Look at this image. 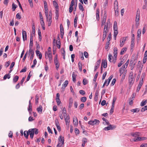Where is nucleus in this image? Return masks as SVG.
<instances>
[{
    "label": "nucleus",
    "mask_w": 147,
    "mask_h": 147,
    "mask_svg": "<svg viewBox=\"0 0 147 147\" xmlns=\"http://www.w3.org/2000/svg\"><path fill=\"white\" fill-rule=\"evenodd\" d=\"M46 17L47 21L48 22V26H51L52 22V17L48 16Z\"/></svg>",
    "instance_id": "obj_8"
},
{
    "label": "nucleus",
    "mask_w": 147,
    "mask_h": 147,
    "mask_svg": "<svg viewBox=\"0 0 147 147\" xmlns=\"http://www.w3.org/2000/svg\"><path fill=\"white\" fill-rule=\"evenodd\" d=\"M109 22V23H110V21L109 20H108L107 23V24H105L104 29H105V30H108V23Z\"/></svg>",
    "instance_id": "obj_52"
},
{
    "label": "nucleus",
    "mask_w": 147,
    "mask_h": 147,
    "mask_svg": "<svg viewBox=\"0 0 147 147\" xmlns=\"http://www.w3.org/2000/svg\"><path fill=\"white\" fill-rule=\"evenodd\" d=\"M28 132L31 138L33 139L34 133V129L33 128L30 129Z\"/></svg>",
    "instance_id": "obj_6"
},
{
    "label": "nucleus",
    "mask_w": 147,
    "mask_h": 147,
    "mask_svg": "<svg viewBox=\"0 0 147 147\" xmlns=\"http://www.w3.org/2000/svg\"><path fill=\"white\" fill-rule=\"evenodd\" d=\"M99 11L98 10H97L96 11V19L97 20H99Z\"/></svg>",
    "instance_id": "obj_28"
},
{
    "label": "nucleus",
    "mask_w": 147,
    "mask_h": 147,
    "mask_svg": "<svg viewBox=\"0 0 147 147\" xmlns=\"http://www.w3.org/2000/svg\"><path fill=\"white\" fill-rule=\"evenodd\" d=\"M129 81L130 84H132L134 81V79L133 76V73L131 72L130 73L129 76Z\"/></svg>",
    "instance_id": "obj_3"
},
{
    "label": "nucleus",
    "mask_w": 147,
    "mask_h": 147,
    "mask_svg": "<svg viewBox=\"0 0 147 147\" xmlns=\"http://www.w3.org/2000/svg\"><path fill=\"white\" fill-rule=\"evenodd\" d=\"M68 84V81L67 80H66L62 84V87L61 88V89H62L63 90H64L65 88L67 86Z\"/></svg>",
    "instance_id": "obj_13"
},
{
    "label": "nucleus",
    "mask_w": 147,
    "mask_h": 147,
    "mask_svg": "<svg viewBox=\"0 0 147 147\" xmlns=\"http://www.w3.org/2000/svg\"><path fill=\"white\" fill-rule=\"evenodd\" d=\"M136 94L135 93H133V94L132 95L130 99V100L131 99V100H134V98H135V96H136Z\"/></svg>",
    "instance_id": "obj_63"
},
{
    "label": "nucleus",
    "mask_w": 147,
    "mask_h": 147,
    "mask_svg": "<svg viewBox=\"0 0 147 147\" xmlns=\"http://www.w3.org/2000/svg\"><path fill=\"white\" fill-rule=\"evenodd\" d=\"M32 26L33 34L34 35L35 34V25H34V23L33 24Z\"/></svg>",
    "instance_id": "obj_46"
},
{
    "label": "nucleus",
    "mask_w": 147,
    "mask_h": 147,
    "mask_svg": "<svg viewBox=\"0 0 147 147\" xmlns=\"http://www.w3.org/2000/svg\"><path fill=\"white\" fill-rule=\"evenodd\" d=\"M98 94L99 91L98 90H97L96 92L94 97V100L96 101H97L98 100Z\"/></svg>",
    "instance_id": "obj_21"
},
{
    "label": "nucleus",
    "mask_w": 147,
    "mask_h": 147,
    "mask_svg": "<svg viewBox=\"0 0 147 147\" xmlns=\"http://www.w3.org/2000/svg\"><path fill=\"white\" fill-rule=\"evenodd\" d=\"M24 137L28 139L29 135L28 132L27 131H25L24 132Z\"/></svg>",
    "instance_id": "obj_33"
},
{
    "label": "nucleus",
    "mask_w": 147,
    "mask_h": 147,
    "mask_svg": "<svg viewBox=\"0 0 147 147\" xmlns=\"http://www.w3.org/2000/svg\"><path fill=\"white\" fill-rule=\"evenodd\" d=\"M127 67H126V66L125 65H123L122 67L120 68L119 69H121L122 71H124L125 69H126V68Z\"/></svg>",
    "instance_id": "obj_58"
},
{
    "label": "nucleus",
    "mask_w": 147,
    "mask_h": 147,
    "mask_svg": "<svg viewBox=\"0 0 147 147\" xmlns=\"http://www.w3.org/2000/svg\"><path fill=\"white\" fill-rule=\"evenodd\" d=\"M54 63L55 64L59 63L57 59V55H56L54 58Z\"/></svg>",
    "instance_id": "obj_37"
},
{
    "label": "nucleus",
    "mask_w": 147,
    "mask_h": 147,
    "mask_svg": "<svg viewBox=\"0 0 147 147\" xmlns=\"http://www.w3.org/2000/svg\"><path fill=\"white\" fill-rule=\"evenodd\" d=\"M100 121L99 120L95 119L94 121L91 120L89 121L88 123L89 124L93 125H97L99 124Z\"/></svg>",
    "instance_id": "obj_4"
},
{
    "label": "nucleus",
    "mask_w": 147,
    "mask_h": 147,
    "mask_svg": "<svg viewBox=\"0 0 147 147\" xmlns=\"http://www.w3.org/2000/svg\"><path fill=\"white\" fill-rule=\"evenodd\" d=\"M59 142H61L62 144H64V138L63 137L61 136H60L58 138Z\"/></svg>",
    "instance_id": "obj_22"
},
{
    "label": "nucleus",
    "mask_w": 147,
    "mask_h": 147,
    "mask_svg": "<svg viewBox=\"0 0 147 147\" xmlns=\"http://www.w3.org/2000/svg\"><path fill=\"white\" fill-rule=\"evenodd\" d=\"M60 33H64V28L62 24H61L60 26Z\"/></svg>",
    "instance_id": "obj_36"
},
{
    "label": "nucleus",
    "mask_w": 147,
    "mask_h": 147,
    "mask_svg": "<svg viewBox=\"0 0 147 147\" xmlns=\"http://www.w3.org/2000/svg\"><path fill=\"white\" fill-rule=\"evenodd\" d=\"M61 54L63 55H65V49L63 48H62L61 49Z\"/></svg>",
    "instance_id": "obj_60"
},
{
    "label": "nucleus",
    "mask_w": 147,
    "mask_h": 147,
    "mask_svg": "<svg viewBox=\"0 0 147 147\" xmlns=\"http://www.w3.org/2000/svg\"><path fill=\"white\" fill-rule=\"evenodd\" d=\"M141 32L142 30L141 29H139L138 31V32H137V36L139 38L141 36Z\"/></svg>",
    "instance_id": "obj_45"
},
{
    "label": "nucleus",
    "mask_w": 147,
    "mask_h": 147,
    "mask_svg": "<svg viewBox=\"0 0 147 147\" xmlns=\"http://www.w3.org/2000/svg\"><path fill=\"white\" fill-rule=\"evenodd\" d=\"M105 16H104L103 20L102 21V24L101 25V26H103L105 24L106 21L107 17L106 16L105 14Z\"/></svg>",
    "instance_id": "obj_29"
},
{
    "label": "nucleus",
    "mask_w": 147,
    "mask_h": 147,
    "mask_svg": "<svg viewBox=\"0 0 147 147\" xmlns=\"http://www.w3.org/2000/svg\"><path fill=\"white\" fill-rule=\"evenodd\" d=\"M18 7L17 5L14 4V3H13L12 4V9L13 11H14L15 9Z\"/></svg>",
    "instance_id": "obj_40"
},
{
    "label": "nucleus",
    "mask_w": 147,
    "mask_h": 147,
    "mask_svg": "<svg viewBox=\"0 0 147 147\" xmlns=\"http://www.w3.org/2000/svg\"><path fill=\"white\" fill-rule=\"evenodd\" d=\"M53 4L54 6L55 7V8L56 9H57L58 8V5L57 3L55 1H53Z\"/></svg>",
    "instance_id": "obj_39"
},
{
    "label": "nucleus",
    "mask_w": 147,
    "mask_h": 147,
    "mask_svg": "<svg viewBox=\"0 0 147 147\" xmlns=\"http://www.w3.org/2000/svg\"><path fill=\"white\" fill-rule=\"evenodd\" d=\"M73 103V99L72 98H69V104L68 106V109H70L71 107L72 106V103Z\"/></svg>",
    "instance_id": "obj_15"
},
{
    "label": "nucleus",
    "mask_w": 147,
    "mask_h": 147,
    "mask_svg": "<svg viewBox=\"0 0 147 147\" xmlns=\"http://www.w3.org/2000/svg\"><path fill=\"white\" fill-rule=\"evenodd\" d=\"M78 68H79V70H80V71H82V63L80 62H79L78 63Z\"/></svg>",
    "instance_id": "obj_41"
},
{
    "label": "nucleus",
    "mask_w": 147,
    "mask_h": 147,
    "mask_svg": "<svg viewBox=\"0 0 147 147\" xmlns=\"http://www.w3.org/2000/svg\"><path fill=\"white\" fill-rule=\"evenodd\" d=\"M135 40L134 35V34L132 35V37L131 38V49L133 48L134 45V42Z\"/></svg>",
    "instance_id": "obj_17"
},
{
    "label": "nucleus",
    "mask_w": 147,
    "mask_h": 147,
    "mask_svg": "<svg viewBox=\"0 0 147 147\" xmlns=\"http://www.w3.org/2000/svg\"><path fill=\"white\" fill-rule=\"evenodd\" d=\"M19 77L18 76H16L13 78V82L14 83H16L18 80Z\"/></svg>",
    "instance_id": "obj_30"
},
{
    "label": "nucleus",
    "mask_w": 147,
    "mask_h": 147,
    "mask_svg": "<svg viewBox=\"0 0 147 147\" xmlns=\"http://www.w3.org/2000/svg\"><path fill=\"white\" fill-rule=\"evenodd\" d=\"M74 124L75 125H77L78 123V121L76 117H75L73 118Z\"/></svg>",
    "instance_id": "obj_24"
},
{
    "label": "nucleus",
    "mask_w": 147,
    "mask_h": 147,
    "mask_svg": "<svg viewBox=\"0 0 147 147\" xmlns=\"http://www.w3.org/2000/svg\"><path fill=\"white\" fill-rule=\"evenodd\" d=\"M37 111L40 114L42 113V108L41 105L39 106V107L37 108Z\"/></svg>",
    "instance_id": "obj_25"
},
{
    "label": "nucleus",
    "mask_w": 147,
    "mask_h": 147,
    "mask_svg": "<svg viewBox=\"0 0 147 147\" xmlns=\"http://www.w3.org/2000/svg\"><path fill=\"white\" fill-rule=\"evenodd\" d=\"M140 133L138 132H136L135 133H131V135L133 137H135V138H139Z\"/></svg>",
    "instance_id": "obj_10"
},
{
    "label": "nucleus",
    "mask_w": 147,
    "mask_h": 147,
    "mask_svg": "<svg viewBox=\"0 0 147 147\" xmlns=\"http://www.w3.org/2000/svg\"><path fill=\"white\" fill-rule=\"evenodd\" d=\"M35 103L37 104L38 103V101L39 99L38 96V94H36L35 96Z\"/></svg>",
    "instance_id": "obj_54"
},
{
    "label": "nucleus",
    "mask_w": 147,
    "mask_h": 147,
    "mask_svg": "<svg viewBox=\"0 0 147 147\" xmlns=\"http://www.w3.org/2000/svg\"><path fill=\"white\" fill-rule=\"evenodd\" d=\"M147 103V100H146L144 101H142L140 103V106L142 107L145 105Z\"/></svg>",
    "instance_id": "obj_49"
},
{
    "label": "nucleus",
    "mask_w": 147,
    "mask_h": 147,
    "mask_svg": "<svg viewBox=\"0 0 147 147\" xmlns=\"http://www.w3.org/2000/svg\"><path fill=\"white\" fill-rule=\"evenodd\" d=\"M27 68L26 66L24 67L23 69H22L20 71V73L25 72L26 71Z\"/></svg>",
    "instance_id": "obj_56"
},
{
    "label": "nucleus",
    "mask_w": 147,
    "mask_h": 147,
    "mask_svg": "<svg viewBox=\"0 0 147 147\" xmlns=\"http://www.w3.org/2000/svg\"><path fill=\"white\" fill-rule=\"evenodd\" d=\"M118 5H117V8L115 7V15L117 16L119 15V11L118 10Z\"/></svg>",
    "instance_id": "obj_34"
},
{
    "label": "nucleus",
    "mask_w": 147,
    "mask_h": 147,
    "mask_svg": "<svg viewBox=\"0 0 147 147\" xmlns=\"http://www.w3.org/2000/svg\"><path fill=\"white\" fill-rule=\"evenodd\" d=\"M98 72H97L95 74V75L94 76V78L93 80V82H96L97 78L98 76Z\"/></svg>",
    "instance_id": "obj_48"
},
{
    "label": "nucleus",
    "mask_w": 147,
    "mask_h": 147,
    "mask_svg": "<svg viewBox=\"0 0 147 147\" xmlns=\"http://www.w3.org/2000/svg\"><path fill=\"white\" fill-rule=\"evenodd\" d=\"M110 43V42L109 41H108L106 42V45L105 46V49H108L109 45Z\"/></svg>",
    "instance_id": "obj_57"
},
{
    "label": "nucleus",
    "mask_w": 147,
    "mask_h": 147,
    "mask_svg": "<svg viewBox=\"0 0 147 147\" xmlns=\"http://www.w3.org/2000/svg\"><path fill=\"white\" fill-rule=\"evenodd\" d=\"M23 39L24 41L26 40L27 39V33L24 30H22V32Z\"/></svg>",
    "instance_id": "obj_12"
},
{
    "label": "nucleus",
    "mask_w": 147,
    "mask_h": 147,
    "mask_svg": "<svg viewBox=\"0 0 147 147\" xmlns=\"http://www.w3.org/2000/svg\"><path fill=\"white\" fill-rule=\"evenodd\" d=\"M114 37L116 39V37L118 33L117 22L115 21L113 25Z\"/></svg>",
    "instance_id": "obj_1"
},
{
    "label": "nucleus",
    "mask_w": 147,
    "mask_h": 147,
    "mask_svg": "<svg viewBox=\"0 0 147 147\" xmlns=\"http://www.w3.org/2000/svg\"><path fill=\"white\" fill-rule=\"evenodd\" d=\"M62 111V114L63 115L64 118H65V117L67 115L66 110L65 107L63 108Z\"/></svg>",
    "instance_id": "obj_27"
},
{
    "label": "nucleus",
    "mask_w": 147,
    "mask_h": 147,
    "mask_svg": "<svg viewBox=\"0 0 147 147\" xmlns=\"http://www.w3.org/2000/svg\"><path fill=\"white\" fill-rule=\"evenodd\" d=\"M49 61L51 62V61L52 59V55L51 53H49Z\"/></svg>",
    "instance_id": "obj_50"
},
{
    "label": "nucleus",
    "mask_w": 147,
    "mask_h": 147,
    "mask_svg": "<svg viewBox=\"0 0 147 147\" xmlns=\"http://www.w3.org/2000/svg\"><path fill=\"white\" fill-rule=\"evenodd\" d=\"M111 38H112V37H111V33L110 32L109 34L108 35V37L107 38V40H108V41L110 42V40L111 39Z\"/></svg>",
    "instance_id": "obj_53"
},
{
    "label": "nucleus",
    "mask_w": 147,
    "mask_h": 147,
    "mask_svg": "<svg viewBox=\"0 0 147 147\" xmlns=\"http://www.w3.org/2000/svg\"><path fill=\"white\" fill-rule=\"evenodd\" d=\"M58 41H57V40L56 41V44L57 48L58 49H60L61 47V43L60 40V38L59 36L58 37Z\"/></svg>",
    "instance_id": "obj_18"
},
{
    "label": "nucleus",
    "mask_w": 147,
    "mask_h": 147,
    "mask_svg": "<svg viewBox=\"0 0 147 147\" xmlns=\"http://www.w3.org/2000/svg\"><path fill=\"white\" fill-rule=\"evenodd\" d=\"M33 45V36L32 34L30 35V43L29 47H32Z\"/></svg>",
    "instance_id": "obj_19"
},
{
    "label": "nucleus",
    "mask_w": 147,
    "mask_h": 147,
    "mask_svg": "<svg viewBox=\"0 0 147 147\" xmlns=\"http://www.w3.org/2000/svg\"><path fill=\"white\" fill-rule=\"evenodd\" d=\"M86 97L85 96H84L81 98L80 100L81 101L83 102H85L86 100Z\"/></svg>",
    "instance_id": "obj_47"
},
{
    "label": "nucleus",
    "mask_w": 147,
    "mask_h": 147,
    "mask_svg": "<svg viewBox=\"0 0 147 147\" xmlns=\"http://www.w3.org/2000/svg\"><path fill=\"white\" fill-rule=\"evenodd\" d=\"M109 56V61L111 62V61L112 58V55L110 54L109 53L108 55Z\"/></svg>",
    "instance_id": "obj_62"
},
{
    "label": "nucleus",
    "mask_w": 147,
    "mask_h": 147,
    "mask_svg": "<svg viewBox=\"0 0 147 147\" xmlns=\"http://www.w3.org/2000/svg\"><path fill=\"white\" fill-rule=\"evenodd\" d=\"M65 119V120L66 123H68L69 122V116L67 115V116H66L64 118Z\"/></svg>",
    "instance_id": "obj_35"
},
{
    "label": "nucleus",
    "mask_w": 147,
    "mask_h": 147,
    "mask_svg": "<svg viewBox=\"0 0 147 147\" xmlns=\"http://www.w3.org/2000/svg\"><path fill=\"white\" fill-rule=\"evenodd\" d=\"M127 50V48L126 47L123 48L120 53V54L121 55H122L125 52V51Z\"/></svg>",
    "instance_id": "obj_31"
},
{
    "label": "nucleus",
    "mask_w": 147,
    "mask_h": 147,
    "mask_svg": "<svg viewBox=\"0 0 147 147\" xmlns=\"http://www.w3.org/2000/svg\"><path fill=\"white\" fill-rule=\"evenodd\" d=\"M36 55L37 56H39V59H41L42 57V53L40 52L39 51L37 50L36 51Z\"/></svg>",
    "instance_id": "obj_20"
},
{
    "label": "nucleus",
    "mask_w": 147,
    "mask_h": 147,
    "mask_svg": "<svg viewBox=\"0 0 147 147\" xmlns=\"http://www.w3.org/2000/svg\"><path fill=\"white\" fill-rule=\"evenodd\" d=\"M12 70L11 69L9 71V73L8 74H6L3 77V79L5 80L7 78L8 79H9L10 78L11 74L9 73H11Z\"/></svg>",
    "instance_id": "obj_11"
},
{
    "label": "nucleus",
    "mask_w": 147,
    "mask_h": 147,
    "mask_svg": "<svg viewBox=\"0 0 147 147\" xmlns=\"http://www.w3.org/2000/svg\"><path fill=\"white\" fill-rule=\"evenodd\" d=\"M107 61L106 59L104 60H102V62L101 63V66H103L104 68H106L107 67Z\"/></svg>",
    "instance_id": "obj_14"
},
{
    "label": "nucleus",
    "mask_w": 147,
    "mask_h": 147,
    "mask_svg": "<svg viewBox=\"0 0 147 147\" xmlns=\"http://www.w3.org/2000/svg\"><path fill=\"white\" fill-rule=\"evenodd\" d=\"M88 81L86 78H84L82 83L84 85H85L88 84Z\"/></svg>",
    "instance_id": "obj_44"
},
{
    "label": "nucleus",
    "mask_w": 147,
    "mask_h": 147,
    "mask_svg": "<svg viewBox=\"0 0 147 147\" xmlns=\"http://www.w3.org/2000/svg\"><path fill=\"white\" fill-rule=\"evenodd\" d=\"M32 107L31 105V100H30L29 101V105L28 107V111H32Z\"/></svg>",
    "instance_id": "obj_23"
},
{
    "label": "nucleus",
    "mask_w": 147,
    "mask_h": 147,
    "mask_svg": "<svg viewBox=\"0 0 147 147\" xmlns=\"http://www.w3.org/2000/svg\"><path fill=\"white\" fill-rule=\"evenodd\" d=\"M74 5V3H71L69 8V13H71L72 12L73 10V6Z\"/></svg>",
    "instance_id": "obj_26"
},
{
    "label": "nucleus",
    "mask_w": 147,
    "mask_h": 147,
    "mask_svg": "<svg viewBox=\"0 0 147 147\" xmlns=\"http://www.w3.org/2000/svg\"><path fill=\"white\" fill-rule=\"evenodd\" d=\"M140 111V109L138 108H136L134 109H132L131 110V111L134 113L138 112Z\"/></svg>",
    "instance_id": "obj_43"
},
{
    "label": "nucleus",
    "mask_w": 147,
    "mask_h": 147,
    "mask_svg": "<svg viewBox=\"0 0 147 147\" xmlns=\"http://www.w3.org/2000/svg\"><path fill=\"white\" fill-rule=\"evenodd\" d=\"M76 75L74 74V72H73L72 74V80L74 82H75L76 81Z\"/></svg>",
    "instance_id": "obj_38"
},
{
    "label": "nucleus",
    "mask_w": 147,
    "mask_h": 147,
    "mask_svg": "<svg viewBox=\"0 0 147 147\" xmlns=\"http://www.w3.org/2000/svg\"><path fill=\"white\" fill-rule=\"evenodd\" d=\"M78 5L79 9L82 11H84V8L82 4L81 3H79Z\"/></svg>",
    "instance_id": "obj_42"
},
{
    "label": "nucleus",
    "mask_w": 147,
    "mask_h": 147,
    "mask_svg": "<svg viewBox=\"0 0 147 147\" xmlns=\"http://www.w3.org/2000/svg\"><path fill=\"white\" fill-rule=\"evenodd\" d=\"M147 138L146 137H140L139 138H134L132 139L133 141L135 142H137L138 141H141L146 140Z\"/></svg>",
    "instance_id": "obj_5"
},
{
    "label": "nucleus",
    "mask_w": 147,
    "mask_h": 147,
    "mask_svg": "<svg viewBox=\"0 0 147 147\" xmlns=\"http://www.w3.org/2000/svg\"><path fill=\"white\" fill-rule=\"evenodd\" d=\"M10 62L9 61L6 62L5 63V67L6 68L8 67L9 66V65L10 64Z\"/></svg>",
    "instance_id": "obj_64"
},
{
    "label": "nucleus",
    "mask_w": 147,
    "mask_h": 147,
    "mask_svg": "<svg viewBox=\"0 0 147 147\" xmlns=\"http://www.w3.org/2000/svg\"><path fill=\"white\" fill-rule=\"evenodd\" d=\"M28 1L30 7H33V4L32 1V0H28Z\"/></svg>",
    "instance_id": "obj_61"
},
{
    "label": "nucleus",
    "mask_w": 147,
    "mask_h": 147,
    "mask_svg": "<svg viewBox=\"0 0 147 147\" xmlns=\"http://www.w3.org/2000/svg\"><path fill=\"white\" fill-rule=\"evenodd\" d=\"M31 72V71H30V72H29V74L28 75V76L27 78L26 81L25 82V83H26L27 81H28L29 80L30 77L32 76V75L30 74Z\"/></svg>",
    "instance_id": "obj_51"
},
{
    "label": "nucleus",
    "mask_w": 147,
    "mask_h": 147,
    "mask_svg": "<svg viewBox=\"0 0 147 147\" xmlns=\"http://www.w3.org/2000/svg\"><path fill=\"white\" fill-rule=\"evenodd\" d=\"M143 84V81H140V82L139 84L138 85V87L137 88L136 91L137 92H139L141 86H142V84Z\"/></svg>",
    "instance_id": "obj_16"
},
{
    "label": "nucleus",
    "mask_w": 147,
    "mask_h": 147,
    "mask_svg": "<svg viewBox=\"0 0 147 147\" xmlns=\"http://www.w3.org/2000/svg\"><path fill=\"white\" fill-rule=\"evenodd\" d=\"M109 125V126L110 127V129H111V130H113L115 129L116 127V126L114 125H111L110 124Z\"/></svg>",
    "instance_id": "obj_55"
},
{
    "label": "nucleus",
    "mask_w": 147,
    "mask_h": 147,
    "mask_svg": "<svg viewBox=\"0 0 147 147\" xmlns=\"http://www.w3.org/2000/svg\"><path fill=\"white\" fill-rule=\"evenodd\" d=\"M126 40V37H123L121 38V40L120 41V47H122L124 44V43Z\"/></svg>",
    "instance_id": "obj_7"
},
{
    "label": "nucleus",
    "mask_w": 147,
    "mask_h": 147,
    "mask_svg": "<svg viewBox=\"0 0 147 147\" xmlns=\"http://www.w3.org/2000/svg\"><path fill=\"white\" fill-rule=\"evenodd\" d=\"M139 9H138L137 11L136 15V24L135 26L136 28H138L139 24V20H140V13L138 12V10Z\"/></svg>",
    "instance_id": "obj_2"
},
{
    "label": "nucleus",
    "mask_w": 147,
    "mask_h": 147,
    "mask_svg": "<svg viewBox=\"0 0 147 147\" xmlns=\"http://www.w3.org/2000/svg\"><path fill=\"white\" fill-rule=\"evenodd\" d=\"M87 142V140L86 138H83V140H82V146L83 147H84L85 146V144Z\"/></svg>",
    "instance_id": "obj_32"
},
{
    "label": "nucleus",
    "mask_w": 147,
    "mask_h": 147,
    "mask_svg": "<svg viewBox=\"0 0 147 147\" xmlns=\"http://www.w3.org/2000/svg\"><path fill=\"white\" fill-rule=\"evenodd\" d=\"M146 110H147V105L145 106L142 107L141 109V111L142 112H144Z\"/></svg>",
    "instance_id": "obj_59"
},
{
    "label": "nucleus",
    "mask_w": 147,
    "mask_h": 147,
    "mask_svg": "<svg viewBox=\"0 0 147 147\" xmlns=\"http://www.w3.org/2000/svg\"><path fill=\"white\" fill-rule=\"evenodd\" d=\"M100 62H101L100 59L98 60L96 62V64L95 66L94 70V71H96V69L98 68L99 67L100 65Z\"/></svg>",
    "instance_id": "obj_9"
}]
</instances>
